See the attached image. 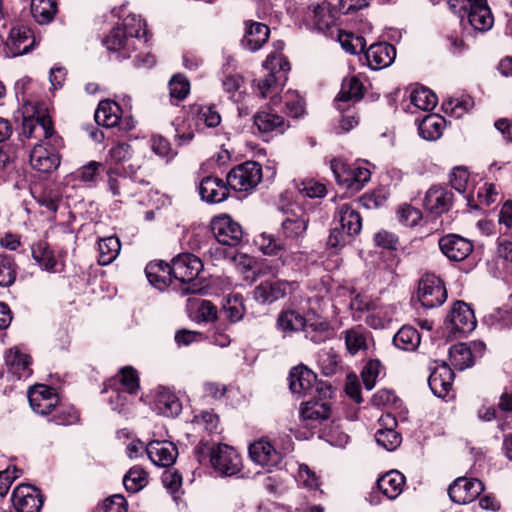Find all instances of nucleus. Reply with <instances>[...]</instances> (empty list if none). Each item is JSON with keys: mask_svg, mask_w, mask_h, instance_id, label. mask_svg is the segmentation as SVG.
Segmentation results:
<instances>
[{"mask_svg": "<svg viewBox=\"0 0 512 512\" xmlns=\"http://www.w3.org/2000/svg\"><path fill=\"white\" fill-rule=\"evenodd\" d=\"M308 224L309 217L300 208L285 211L278 238L273 234L260 235L258 244L261 251L267 255H278L282 251L295 254L301 247Z\"/></svg>", "mask_w": 512, "mask_h": 512, "instance_id": "obj_1", "label": "nucleus"}, {"mask_svg": "<svg viewBox=\"0 0 512 512\" xmlns=\"http://www.w3.org/2000/svg\"><path fill=\"white\" fill-rule=\"evenodd\" d=\"M447 4L461 19L467 18L476 31L486 32L494 25V16L487 0H447Z\"/></svg>", "mask_w": 512, "mask_h": 512, "instance_id": "obj_2", "label": "nucleus"}, {"mask_svg": "<svg viewBox=\"0 0 512 512\" xmlns=\"http://www.w3.org/2000/svg\"><path fill=\"white\" fill-rule=\"evenodd\" d=\"M263 67L269 72L257 81V91L261 98H267L275 94L278 87L287 80L286 74L290 70V63L283 55L272 53L267 56Z\"/></svg>", "mask_w": 512, "mask_h": 512, "instance_id": "obj_3", "label": "nucleus"}, {"mask_svg": "<svg viewBox=\"0 0 512 512\" xmlns=\"http://www.w3.org/2000/svg\"><path fill=\"white\" fill-rule=\"evenodd\" d=\"M203 270L202 260L191 253H182L172 259L173 277L180 281L183 295L195 294L200 288L194 283V280Z\"/></svg>", "mask_w": 512, "mask_h": 512, "instance_id": "obj_4", "label": "nucleus"}, {"mask_svg": "<svg viewBox=\"0 0 512 512\" xmlns=\"http://www.w3.org/2000/svg\"><path fill=\"white\" fill-rule=\"evenodd\" d=\"M330 168L338 185L354 192L360 191L371 177L366 167L349 165L341 159H333Z\"/></svg>", "mask_w": 512, "mask_h": 512, "instance_id": "obj_5", "label": "nucleus"}, {"mask_svg": "<svg viewBox=\"0 0 512 512\" xmlns=\"http://www.w3.org/2000/svg\"><path fill=\"white\" fill-rule=\"evenodd\" d=\"M226 180L228 186L235 191H251L262 180V167L258 162L246 161L232 168Z\"/></svg>", "mask_w": 512, "mask_h": 512, "instance_id": "obj_6", "label": "nucleus"}, {"mask_svg": "<svg viewBox=\"0 0 512 512\" xmlns=\"http://www.w3.org/2000/svg\"><path fill=\"white\" fill-rule=\"evenodd\" d=\"M447 298V291L442 280L433 275L427 274L419 281L418 299L425 308L441 306Z\"/></svg>", "mask_w": 512, "mask_h": 512, "instance_id": "obj_7", "label": "nucleus"}, {"mask_svg": "<svg viewBox=\"0 0 512 512\" xmlns=\"http://www.w3.org/2000/svg\"><path fill=\"white\" fill-rule=\"evenodd\" d=\"M104 393H110L108 402L112 410L122 414L126 412L128 394V366H123L119 375L109 378L104 384Z\"/></svg>", "mask_w": 512, "mask_h": 512, "instance_id": "obj_8", "label": "nucleus"}, {"mask_svg": "<svg viewBox=\"0 0 512 512\" xmlns=\"http://www.w3.org/2000/svg\"><path fill=\"white\" fill-rule=\"evenodd\" d=\"M212 467L225 476H232L241 470V458L236 450L227 444H218L210 451Z\"/></svg>", "mask_w": 512, "mask_h": 512, "instance_id": "obj_9", "label": "nucleus"}, {"mask_svg": "<svg viewBox=\"0 0 512 512\" xmlns=\"http://www.w3.org/2000/svg\"><path fill=\"white\" fill-rule=\"evenodd\" d=\"M211 230L217 241L227 246L238 245L244 236L241 225L228 214L215 216L211 221Z\"/></svg>", "mask_w": 512, "mask_h": 512, "instance_id": "obj_10", "label": "nucleus"}, {"mask_svg": "<svg viewBox=\"0 0 512 512\" xmlns=\"http://www.w3.org/2000/svg\"><path fill=\"white\" fill-rule=\"evenodd\" d=\"M253 124L259 134L270 137L283 134L290 127L289 121L269 107L260 109L253 116Z\"/></svg>", "mask_w": 512, "mask_h": 512, "instance_id": "obj_11", "label": "nucleus"}, {"mask_svg": "<svg viewBox=\"0 0 512 512\" xmlns=\"http://www.w3.org/2000/svg\"><path fill=\"white\" fill-rule=\"evenodd\" d=\"M484 490L483 483L476 478L458 477L450 484L448 495L457 504L474 501Z\"/></svg>", "mask_w": 512, "mask_h": 512, "instance_id": "obj_12", "label": "nucleus"}, {"mask_svg": "<svg viewBox=\"0 0 512 512\" xmlns=\"http://www.w3.org/2000/svg\"><path fill=\"white\" fill-rule=\"evenodd\" d=\"M441 252L451 261L465 260L474 249L470 240L458 234H447L439 239Z\"/></svg>", "mask_w": 512, "mask_h": 512, "instance_id": "obj_13", "label": "nucleus"}, {"mask_svg": "<svg viewBox=\"0 0 512 512\" xmlns=\"http://www.w3.org/2000/svg\"><path fill=\"white\" fill-rule=\"evenodd\" d=\"M28 400L32 410L40 415H50L51 409L59 402L55 389L44 384L31 387Z\"/></svg>", "mask_w": 512, "mask_h": 512, "instance_id": "obj_14", "label": "nucleus"}, {"mask_svg": "<svg viewBox=\"0 0 512 512\" xmlns=\"http://www.w3.org/2000/svg\"><path fill=\"white\" fill-rule=\"evenodd\" d=\"M12 502L18 512H40L43 498L34 486L21 484L13 490Z\"/></svg>", "mask_w": 512, "mask_h": 512, "instance_id": "obj_15", "label": "nucleus"}, {"mask_svg": "<svg viewBox=\"0 0 512 512\" xmlns=\"http://www.w3.org/2000/svg\"><path fill=\"white\" fill-rule=\"evenodd\" d=\"M141 444L147 456L157 466L169 467L175 463L178 456V449L171 441L154 440L147 445Z\"/></svg>", "mask_w": 512, "mask_h": 512, "instance_id": "obj_16", "label": "nucleus"}, {"mask_svg": "<svg viewBox=\"0 0 512 512\" xmlns=\"http://www.w3.org/2000/svg\"><path fill=\"white\" fill-rule=\"evenodd\" d=\"M30 164L39 172L51 173L60 165V155L47 143L36 144L30 153Z\"/></svg>", "mask_w": 512, "mask_h": 512, "instance_id": "obj_17", "label": "nucleus"}, {"mask_svg": "<svg viewBox=\"0 0 512 512\" xmlns=\"http://www.w3.org/2000/svg\"><path fill=\"white\" fill-rule=\"evenodd\" d=\"M35 37L32 30L24 25L11 28L6 48L12 57L21 56L29 53L35 45Z\"/></svg>", "mask_w": 512, "mask_h": 512, "instance_id": "obj_18", "label": "nucleus"}, {"mask_svg": "<svg viewBox=\"0 0 512 512\" xmlns=\"http://www.w3.org/2000/svg\"><path fill=\"white\" fill-rule=\"evenodd\" d=\"M454 202V194L447 187L441 185L432 186L425 195L424 207L434 215L448 212Z\"/></svg>", "mask_w": 512, "mask_h": 512, "instance_id": "obj_19", "label": "nucleus"}, {"mask_svg": "<svg viewBox=\"0 0 512 512\" xmlns=\"http://www.w3.org/2000/svg\"><path fill=\"white\" fill-rule=\"evenodd\" d=\"M249 456L253 462L268 470L278 466L282 460L281 453L265 438L250 444Z\"/></svg>", "mask_w": 512, "mask_h": 512, "instance_id": "obj_20", "label": "nucleus"}, {"mask_svg": "<svg viewBox=\"0 0 512 512\" xmlns=\"http://www.w3.org/2000/svg\"><path fill=\"white\" fill-rule=\"evenodd\" d=\"M230 189L227 181L214 176L204 177L199 184L201 199L211 204L225 201L230 195Z\"/></svg>", "mask_w": 512, "mask_h": 512, "instance_id": "obj_21", "label": "nucleus"}, {"mask_svg": "<svg viewBox=\"0 0 512 512\" xmlns=\"http://www.w3.org/2000/svg\"><path fill=\"white\" fill-rule=\"evenodd\" d=\"M364 57L372 70H380L390 66L396 57V49L392 44L380 42L372 44L365 50Z\"/></svg>", "mask_w": 512, "mask_h": 512, "instance_id": "obj_22", "label": "nucleus"}, {"mask_svg": "<svg viewBox=\"0 0 512 512\" xmlns=\"http://www.w3.org/2000/svg\"><path fill=\"white\" fill-rule=\"evenodd\" d=\"M270 36L269 27L261 22L247 20L244 22V36L241 40L243 48L255 52L268 41Z\"/></svg>", "mask_w": 512, "mask_h": 512, "instance_id": "obj_23", "label": "nucleus"}, {"mask_svg": "<svg viewBox=\"0 0 512 512\" xmlns=\"http://www.w3.org/2000/svg\"><path fill=\"white\" fill-rule=\"evenodd\" d=\"M290 284L283 280H265L260 282L253 290L254 299L262 304H271L284 298Z\"/></svg>", "mask_w": 512, "mask_h": 512, "instance_id": "obj_24", "label": "nucleus"}, {"mask_svg": "<svg viewBox=\"0 0 512 512\" xmlns=\"http://www.w3.org/2000/svg\"><path fill=\"white\" fill-rule=\"evenodd\" d=\"M449 321L452 326V331L460 334L472 332L477 325L473 310L462 301H458L454 304L449 315Z\"/></svg>", "mask_w": 512, "mask_h": 512, "instance_id": "obj_25", "label": "nucleus"}, {"mask_svg": "<svg viewBox=\"0 0 512 512\" xmlns=\"http://www.w3.org/2000/svg\"><path fill=\"white\" fill-rule=\"evenodd\" d=\"M317 381L316 374L305 365L293 367L289 373V388L293 394L307 395Z\"/></svg>", "mask_w": 512, "mask_h": 512, "instance_id": "obj_26", "label": "nucleus"}, {"mask_svg": "<svg viewBox=\"0 0 512 512\" xmlns=\"http://www.w3.org/2000/svg\"><path fill=\"white\" fill-rule=\"evenodd\" d=\"M54 133L53 122L47 114L38 115L35 118H25L23 121V135L26 138L48 140Z\"/></svg>", "mask_w": 512, "mask_h": 512, "instance_id": "obj_27", "label": "nucleus"}, {"mask_svg": "<svg viewBox=\"0 0 512 512\" xmlns=\"http://www.w3.org/2000/svg\"><path fill=\"white\" fill-rule=\"evenodd\" d=\"M454 372L447 364L437 366L428 378V384L433 394L444 398L452 389Z\"/></svg>", "mask_w": 512, "mask_h": 512, "instance_id": "obj_28", "label": "nucleus"}, {"mask_svg": "<svg viewBox=\"0 0 512 512\" xmlns=\"http://www.w3.org/2000/svg\"><path fill=\"white\" fill-rule=\"evenodd\" d=\"M364 96V85L356 76L346 77L341 84L340 92L335 98L338 110H343V105H350L360 101Z\"/></svg>", "mask_w": 512, "mask_h": 512, "instance_id": "obj_29", "label": "nucleus"}, {"mask_svg": "<svg viewBox=\"0 0 512 512\" xmlns=\"http://www.w3.org/2000/svg\"><path fill=\"white\" fill-rule=\"evenodd\" d=\"M331 403L326 400H309L301 404L300 417L308 425L321 423L331 416Z\"/></svg>", "mask_w": 512, "mask_h": 512, "instance_id": "obj_30", "label": "nucleus"}, {"mask_svg": "<svg viewBox=\"0 0 512 512\" xmlns=\"http://www.w3.org/2000/svg\"><path fill=\"white\" fill-rule=\"evenodd\" d=\"M145 273L148 281L160 290L166 288L174 278L172 263L168 264L162 260L150 262L145 268Z\"/></svg>", "mask_w": 512, "mask_h": 512, "instance_id": "obj_31", "label": "nucleus"}, {"mask_svg": "<svg viewBox=\"0 0 512 512\" xmlns=\"http://www.w3.org/2000/svg\"><path fill=\"white\" fill-rule=\"evenodd\" d=\"M338 217L340 228L346 232V235L354 237L361 232L362 218L351 204L345 203L340 205L338 208Z\"/></svg>", "mask_w": 512, "mask_h": 512, "instance_id": "obj_32", "label": "nucleus"}, {"mask_svg": "<svg viewBox=\"0 0 512 512\" xmlns=\"http://www.w3.org/2000/svg\"><path fill=\"white\" fill-rule=\"evenodd\" d=\"M125 10V6L122 5L112 10V14L121 20V23H117L109 35L104 39V45L110 51H120L125 47L127 41L126 23L125 18H122L121 13Z\"/></svg>", "mask_w": 512, "mask_h": 512, "instance_id": "obj_33", "label": "nucleus"}, {"mask_svg": "<svg viewBox=\"0 0 512 512\" xmlns=\"http://www.w3.org/2000/svg\"><path fill=\"white\" fill-rule=\"evenodd\" d=\"M306 324V318L301 313L291 309L281 311L276 320V326L284 336L304 330Z\"/></svg>", "mask_w": 512, "mask_h": 512, "instance_id": "obj_34", "label": "nucleus"}, {"mask_svg": "<svg viewBox=\"0 0 512 512\" xmlns=\"http://www.w3.org/2000/svg\"><path fill=\"white\" fill-rule=\"evenodd\" d=\"M120 106L111 100H103L98 104L94 114L95 122L103 127L116 126L120 121Z\"/></svg>", "mask_w": 512, "mask_h": 512, "instance_id": "obj_35", "label": "nucleus"}, {"mask_svg": "<svg viewBox=\"0 0 512 512\" xmlns=\"http://www.w3.org/2000/svg\"><path fill=\"white\" fill-rule=\"evenodd\" d=\"M405 477L396 470L389 471L377 480L378 489L389 499H395L403 489Z\"/></svg>", "mask_w": 512, "mask_h": 512, "instance_id": "obj_36", "label": "nucleus"}, {"mask_svg": "<svg viewBox=\"0 0 512 512\" xmlns=\"http://www.w3.org/2000/svg\"><path fill=\"white\" fill-rule=\"evenodd\" d=\"M155 406L158 413L166 417L178 416L182 410L179 398L164 388L158 391Z\"/></svg>", "mask_w": 512, "mask_h": 512, "instance_id": "obj_37", "label": "nucleus"}, {"mask_svg": "<svg viewBox=\"0 0 512 512\" xmlns=\"http://www.w3.org/2000/svg\"><path fill=\"white\" fill-rule=\"evenodd\" d=\"M30 7L33 18L39 24L50 23L58 11L56 0H31Z\"/></svg>", "mask_w": 512, "mask_h": 512, "instance_id": "obj_38", "label": "nucleus"}, {"mask_svg": "<svg viewBox=\"0 0 512 512\" xmlns=\"http://www.w3.org/2000/svg\"><path fill=\"white\" fill-rule=\"evenodd\" d=\"M32 257L35 262L46 271H55L57 261L53 251L46 241H38L31 246Z\"/></svg>", "mask_w": 512, "mask_h": 512, "instance_id": "obj_39", "label": "nucleus"}, {"mask_svg": "<svg viewBox=\"0 0 512 512\" xmlns=\"http://www.w3.org/2000/svg\"><path fill=\"white\" fill-rule=\"evenodd\" d=\"M444 124L443 117L438 114H429L419 123V134L426 140H436L442 135Z\"/></svg>", "mask_w": 512, "mask_h": 512, "instance_id": "obj_40", "label": "nucleus"}, {"mask_svg": "<svg viewBox=\"0 0 512 512\" xmlns=\"http://www.w3.org/2000/svg\"><path fill=\"white\" fill-rule=\"evenodd\" d=\"M419 332L411 326H403L393 337V344L403 351H414L420 344Z\"/></svg>", "mask_w": 512, "mask_h": 512, "instance_id": "obj_41", "label": "nucleus"}, {"mask_svg": "<svg viewBox=\"0 0 512 512\" xmlns=\"http://www.w3.org/2000/svg\"><path fill=\"white\" fill-rule=\"evenodd\" d=\"M450 361L458 370H464L473 365L472 348L464 343L453 345L449 350Z\"/></svg>", "mask_w": 512, "mask_h": 512, "instance_id": "obj_42", "label": "nucleus"}, {"mask_svg": "<svg viewBox=\"0 0 512 512\" xmlns=\"http://www.w3.org/2000/svg\"><path fill=\"white\" fill-rule=\"evenodd\" d=\"M120 249L121 244L117 237L111 236L100 239L98 243V263L102 266L109 265L116 259L120 252Z\"/></svg>", "mask_w": 512, "mask_h": 512, "instance_id": "obj_43", "label": "nucleus"}, {"mask_svg": "<svg viewBox=\"0 0 512 512\" xmlns=\"http://www.w3.org/2000/svg\"><path fill=\"white\" fill-rule=\"evenodd\" d=\"M343 334L346 348L351 355H356L359 351L368 348L366 332L361 326L348 329Z\"/></svg>", "mask_w": 512, "mask_h": 512, "instance_id": "obj_44", "label": "nucleus"}, {"mask_svg": "<svg viewBox=\"0 0 512 512\" xmlns=\"http://www.w3.org/2000/svg\"><path fill=\"white\" fill-rule=\"evenodd\" d=\"M48 419L56 425H72L79 419L77 410L73 406L64 405L61 403L55 404V407L51 409V414Z\"/></svg>", "mask_w": 512, "mask_h": 512, "instance_id": "obj_45", "label": "nucleus"}, {"mask_svg": "<svg viewBox=\"0 0 512 512\" xmlns=\"http://www.w3.org/2000/svg\"><path fill=\"white\" fill-rule=\"evenodd\" d=\"M190 110L206 127L214 128L221 123V116L213 105L193 104L190 106Z\"/></svg>", "mask_w": 512, "mask_h": 512, "instance_id": "obj_46", "label": "nucleus"}, {"mask_svg": "<svg viewBox=\"0 0 512 512\" xmlns=\"http://www.w3.org/2000/svg\"><path fill=\"white\" fill-rule=\"evenodd\" d=\"M17 264L13 256L0 253V287H10L17 276Z\"/></svg>", "mask_w": 512, "mask_h": 512, "instance_id": "obj_47", "label": "nucleus"}, {"mask_svg": "<svg viewBox=\"0 0 512 512\" xmlns=\"http://www.w3.org/2000/svg\"><path fill=\"white\" fill-rule=\"evenodd\" d=\"M37 203L48 211L55 213L62 201V195L57 188L46 186L34 195Z\"/></svg>", "mask_w": 512, "mask_h": 512, "instance_id": "obj_48", "label": "nucleus"}, {"mask_svg": "<svg viewBox=\"0 0 512 512\" xmlns=\"http://www.w3.org/2000/svg\"><path fill=\"white\" fill-rule=\"evenodd\" d=\"M5 363L9 370L20 378L28 370L31 359L29 355L11 349L5 356Z\"/></svg>", "mask_w": 512, "mask_h": 512, "instance_id": "obj_49", "label": "nucleus"}, {"mask_svg": "<svg viewBox=\"0 0 512 512\" xmlns=\"http://www.w3.org/2000/svg\"><path fill=\"white\" fill-rule=\"evenodd\" d=\"M410 101L416 108L429 111L436 106L437 97L430 89L421 87L411 92Z\"/></svg>", "mask_w": 512, "mask_h": 512, "instance_id": "obj_50", "label": "nucleus"}, {"mask_svg": "<svg viewBox=\"0 0 512 512\" xmlns=\"http://www.w3.org/2000/svg\"><path fill=\"white\" fill-rule=\"evenodd\" d=\"M223 312L227 319L232 322L240 321L245 314V306L241 294H233L227 298L226 304L223 306Z\"/></svg>", "mask_w": 512, "mask_h": 512, "instance_id": "obj_51", "label": "nucleus"}, {"mask_svg": "<svg viewBox=\"0 0 512 512\" xmlns=\"http://www.w3.org/2000/svg\"><path fill=\"white\" fill-rule=\"evenodd\" d=\"M338 41L342 48L350 53L357 54L365 50L366 41L362 36H355L351 32H345L340 30L338 34Z\"/></svg>", "mask_w": 512, "mask_h": 512, "instance_id": "obj_52", "label": "nucleus"}, {"mask_svg": "<svg viewBox=\"0 0 512 512\" xmlns=\"http://www.w3.org/2000/svg\"><path fill=\"white\" fill-rule=\"evenodd\" d=\"M151 477L141 465L130 467V494L143 490L150 483Z\"/></svg>", "mask_w": 512, "mask_h": 512, "instance_id": "obj_53", "label": "nucleus"}, {"mask_svg": "<svg viewBox=\"0 0 512 512\" xmlns=\"http://www.w3.org/2000/svg\"><path fill=\"white\" fill-rule=\"evenodd\" d=\"M244 79L240 75H229L223 81L224 90L230 94V99L235 103L243 102L244 92L241 90Z\"/></svg>", "mask_w": 512, "mask_h": 512, "instance_id": "obj_54", "label": "nucleus"}, {"mask_svg": "<svg viewBox=\"0 0 512 512\" xmlns=\"http://www.w3.org/2000/svg\"><path fill=\"white\" fill-rule=\"evenodd\" d=\"M378 445L387 451L395 450L402 441L401 435L392 428L379 429L375 434Z\"/></svg>", "mask_w": 512, "mask_h": 512, "instance_id": "obj_55", "label": "nucleus"}, {"mask_svg": "<svg viewBox=\"0 0 512 512\" xmlns=\"http://www.w3.org/2000/svg\"><path fill=\"white\" fill-rule=\"evenodd\" d=\"M150 146L152 151L157 156L164 158L166 162L171 161L177 155L170 142L161 135H153L150 140Z\"/></svg>", "mask_w": 512, "mask_h": 512, "instance_id": "obj_56", "label": "nucleus"}, {"mask_svg": "<svg viewBox=\"0 0 512 512\" xmlns=\"http://www.w3.org/2000/svg\"><path fill=\"white\" fill-rule=\"evenodd\" d=\"M169 90L171 98L182 101L190 91V83L183 75L176 74L169 81Z\"/></svg>", "mask_w": 512, "mask_h": 512, "instance_id": "obj_57", "label": "nucleus"}, {"mask_svg": "<svg viewBox=\"0 0 512 512\" xmlns=\"http://www.w3.org/2000/svg\"><path fill=\"white\" fill-rule=\"evenodd\" d=\"M193 422L210 434L220 433L219 417L210 411H203L199 415H195Z\"/></svg>", "mask_w": 512, "mask_h": 512, "instance_id": "obj_58", "label": "nucleus"}, {"mask_svg": "<svg viewBox=\"0 0 512 512\" xmlns=\"http://www.w3.org/2000/svg\"><path fill=\"white\" fill-rule=\"evenodd\" d=\"M381 367V362L376 359L368 361V363L364 366L361 377L367 390H371L375 386L376 380L381 371Z\"/></svg>", "mask_w": 512, "mask_h": 512, "instance_id": "obj_59", "label": "nucleus"}, {"mask_svg": "<svg viewBox=\"0 0 512 512\" xmlns=\"http://www.w3.org/2000/svg\"><path fill=\"white\" fill-rule=\"evenodd\" d=\"M130 37L143 39L144 43H147L152 37L151 32L147 29L146 21L140 16L130 14Z\"/></svg>", "mask_w": 512, "mask_h": 512, "instance_id": "obj_60", "label": "nucleus"}, {"mask_svg": "<svg viewBox=\"0 0 512 512\" xmlns=\"http://www.w3.org/2000/svg\"><path fill=\"white\" fill-rule=\"evenodd\" d=\"M285 108L292 117H299L304 113L305 101L296 92H287L285 95Z\"/></svg>", "mask_w": 512, "mask_h": 512, "instance_id": "obj_61", "label": "nucleus"}, {"mask_svg": "<svg viewBox=\"0 0 512 512\" xmlns=\"http://www.w3.org/2000/svg\"><path fill=\"white\" fill-rule=\"evenodd\" d=\"M101 167V163L96 161H90L86 165L76 170V172L74 173L75 178L84 183L94 182L99 174V169Z\"/></svg>", "mask_w": 512, "mask_h": 512, "instance_id": "obj_62", "label": "nucleus"}, {"mask_svg": "<svg viewBox=\"0 0 512 512\" xmlns=\"http://www.w3.org/2000/svg\"><path fill=\"white\" fill-rule=\"evenodd\" d=\"M397 213L399 221L409 227L417 225L422 217L421 212L410 205L401 206Z\"/></svg>", "mask_w": 512, "mask_h": 512, "instance_id": "obj_63", "label": "nucleus"}, {"mask_svg": "<svg viewBox=\"0 0 512 512\" xmlns=\"http://www.w3.org/2000/svg\"><path fill=\"white\" fill-rule=\"evenodd\" d=\"M101 509L104 512H127V501L123 495L114 494L103 501Z\"/></svg>", "mask_w": 512, "mask_h": 512, "instance_id": "obj_64", "label": "nucleus"}]
</instances>
